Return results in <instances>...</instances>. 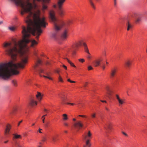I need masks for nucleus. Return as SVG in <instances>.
<instances>
[{
    "label": "nucleus",
    "mask_w": 147,
    "mask_h": 147,
    "mask_svg": "<svg viewBox=\"0 0 147 147\" xmlns=\"http://www.w3.org/2000/svg\"><path fill=\"white\" fill-rule=\"evenodd\" d=\"M16 5L20 7L22 9L21 14L23 16L28 13L25 17V20L27 24V27L22 26L23 35H40L42 33L41 27L45 28L47 23L46 18L42 16L40 17V11L37 9L38 5L36 1H42L43 3H48L50 0H8Z\"/></svg>",
    "instance_id": "f257e3e1"
},
{
    "label": "nucleus",
    "mask_w": 147,
    "mask_h": 147,
    "mask_svg": "<svg viewBox=\"0 0 147 147\" xmlns=\"http://www.w3.org/2000/svg\"><path fill=\"white\" fill-rule=\"evenodd\" d=\"M49 17L51 21L53 23L55 32L53 34L52 37L55 38L57 32L60 30L61 28L64 25V22L62 21L58 20L55 17V13L53 10H51L49 13Z\"/></svg>",
    "instance_id": "f03ea898"
},
{
    "label": "nucleus",
    "mask_w": 147,
    "mask_h": 147,
    "mask_svg": "<svg viewBox=\"0 0 147 147\" xmlns=\"http://www.w3.org/2000/svg\"><path fill=\"white\" fill-rule=\"evenodd\" d=\"M65 0H58L56 5H54V8H57V13L60 16L64 15V11L62 9V6Z\"/></svg>",
    "instance_id": "7ed1b4c3"
},
{
    "label": "nucleus",
    "mask_w": 147,
    "mask_h": 147,
    "mask_svg": "<svg viewBox=\"0 0 147 147\" xmlns=\"http://www.w3.org/2000/svg\"><path fill=\"white\" fill-rule=\"evenodd\" d=\"M41 61L39 59H38L35 62V65L34 67V68L35 71H36L39 73H43L44 72V70L40 67L37 68L38 65L41 64Z\"/></svg>",
    "instance_id": "20e7f679"
},
{
    "label": "nucleus",
    "mask_w": 147,
    "mask_h": 147,
    "mask_svg": "<svg viewBox=\"0 0 147 147\" xmlns=\"http://www.w3.org/2000/svg\"><path fill=\"white\" fill-rule=\"evenodd\" d=\"M83 42H84L83 41L80 40L73 45L72 46L71 51L74 54L75 53V51L78 49L79 46H81L82 45H83Z\"/></svg>",
    "instance_id": "39448f33"
},
{
    "label": "nucleus",
    "mask_w": 147,
    "mask_h": 147,
    "mask_svg": "<svg viewBox=\"0 0 147 147\" xmlns=\"http://www.w3.org/2000/svg\"><path fill=\"white\" fill-rule=\"evenodd\" d=\"M117 71V69L116 68H113L111 69L110 72V77L113 79L115 76Z\"/></svg>",
    "instance_id": "423d86ee"
},
{
    "label": "nucleus",
    "mask_w": 147,
    "mask_h": 147,
    "mask_svg": "<svg viewBox=\"0 0 147 147\" xmlns=\"http://www.w3.org/2000/svg\"><path fill=\"white\" fill-rule=\"evenodd\" d=\"M60 98L62 100L63 103L66 104V101L68 100V98L67 97V95L64 94H61Z\"/></svg>",
    "instance_id": "0eeeda50"
},
{
    "label": "nucleus",
    "mask_w": 147,
    "mask_h": 147,
    "mask_svg": "<svg viewBox=\"0 0 147 147\" xmlns=\"http://www.w3.org/2000/svg\"><path fill=\"white\" fill-rule=\"evenodd\" d=\"M74 126L76 127L78 129H80L83 126V124L81 121H77L74 124Z\"/></svg>",
    "instance_id": "6e6552de"
},
{
    "label": "nucleus",
    "mask_w": 147,
    "mask_h": 147,
    "mask_svg": "<svg viewBox=\"0 0 147 147\" xmlns=\"http://www.w3.org/2000/svg\"><path fill=\"white\" fill-rule=\"evenodd\" d=\"M68 31L67 30H65L63 33L62 34L61 38L63 40H65L68 36Z\"/></svg>",
    "instance_id": "1a4fd4ad"
},
{
    "label": "nucleus",
    "mask_w": 147,
    "mask_h": 147,
    "mask_svg": "<svg viewBox=\"0 0 147 147\" xmlns=\"http://www.w3.org/2000/svg\"><path fill=\"white\" fill-rule=\"evenodd\" d=\"M116 97L120 105H122L125 103V100L121 99L118 95L116 94Z\"/></svg>",
    "instance_id": "9d476101"
},
{
    "label": "nucleus",
    "mask_w": 147,
    "mask_h": 147,
    "mask_svg": "<svg viewBox=\"0 0 147 147\" xmlns=\"http://www.w3.org/2000/svg\"><path fill=\"white\" fill-rule=\"evenodd\" d=\"M37 105V102L36 101L34 100L33 99H31L29 103L30 106L33 107Z\"/></svg>",
    "instance_id": "9b49d317"
},
{
    "label": "nucleus",
    "mask_w": 147,
    "mask_h": 147,
    "mask_svg": "<svg viewBox=\"0 0 147 147\" xmlns=\"http://www.w3.org/2000/svg\"><path fill=\"white\" fill-rule=\"evenodd\" d=\"M11 128V126L9 125H8L7 126L5 131V134L7 136L9 134Z\"/></svg>",
    "instance_id": "f8f14e48"
},
{
    "label": "nucleus",
    "mask_w": 147,
    "mask_h": 147,
    "mask_svg": "<svg viewBox=\"0 0 147 147\" xmlns=\"http://www.w3.org/2000/svg\"><path fill=\"white\" fill-rule=\"evenodd\" d=\"M83 46L84 47L85 51L89 55L90 54L89 53L88 49V48L85 42H83Z\"/></svg>",
    "instance_id": "ddd939ff"
},
{
    "label": "nucleus",
    "mask_w": 147,
    "mask_h": 147,
    "mask_svg": "<svg viewBox=\"0 0 147 147\" xmlns=\"http://www.w3.org/2000/svg\"><path fill=\"white\" fill-rule=\"evenodd\" d=\"M102 61V59H99L96 61L94 63V65L96 67L100 65V63Z\"/></svg>",
    "instance_id": "4468645a"
},
{
    "label": "nucleus",
    "mask_w": 147,
    "mask_h": 147,
    "mask_svg": "<svg viewBox=\"0 0 147 147\" xmlns=\"http://www.w3.org/2000/svg\"><path fill=\"white\" fill-rule=\"evenodd\" d=\"M57 136H51V142L53 143H55L57 140Z\"/></svg>",
    "instance_id": "2eb2a0df"
},
{
    "label": "nucleus",
    "mask_w": 147,
    "mask_h": 147,
    "mask_svg": "<svg viewBox=\"0 0 147 147\" xmlns=\"http://www.w3.org/2000/svg\"><path fill=\"white\" fill-rule=\"evenodd\" d=\"M36 98L39 101H40L41 100L42 96L40 93L38 92V93L36 95Z\"/></svg>",
    "instance_id": "dca6fc26"
},
{
    "label": "nucleus",
    "mask_w": 147,
    "mask_h": 147,
    "mask_svg": "<svg viewBox=\"0 0 147 147\" xmlns=\"http://www.w3.org/2000/svg\"><path fill=\"white\" fill-rule=\"evenodd\" d=\"M104 128L105 129L108 131V129L111 130V125L109 123L107 124L106 125V126L104 127Z\"/></svg>",
    "instance_id": "f3484780"
},
{
    "label": "nucleus",
    "mask_w": 147,
    "mask_h": 147,
    "mask_svg": "<svg viewBox=\"0 0 147 147\" xmlns=\"http://www.w3.org/2000/svg\"><path fill=\"white\" fill-rule=\"evenodd\" d=\"M126 25L127 26V30L128 31L132 27V25L128 22L126 24Z\"/></svg>",
    "instance_id": "a211bd4d"
},
{
    "label": "nucleus",
    "mask_w": 147,
    "mask_h": 147,
    "mask_svg": "<svg viewBox=\"0 0 147 147\" xmlns=\"http://www.w3.org/2000/svg\"><path fill=\"white\" fill-rule=\"evenodd\" d=\"M92 135V134L91 133L90 131H89L87 134V135H86L84 136V139H86L87 138H90Z\"/></svg>",
    "instance_id": "6ab92c4d"
},
{
    "label": "nucleus",
    "mask_w": 147,
    "mask_h": 147,
    "mask_svg": "<svg viewBox=\"0 0 147 147\" xmlns=\"http://www.w3.org/2000/svg\"><path fill=\"white\" fill-rule=\"evenodd\" d=\"M47 6L46 5L43 4L42 5V12H44L45 10L46 9H47Z\"/></svg>",
    "instance_id": "aec40b11"
},
{
    "label": "nucleus",
    "mask_w": 147,
    "mask_h": 147,
    "mask_svg": "<svg viewBox=\"0 0 147 147\" xmlns=\"http://www.w3.org/2000/svg\"><path fill=\"white\" fill-rule=\"evenodd\" d=\"M106 90L107 91V94L108 95V97L109 98V96L111 95V91L110 90L108 86H107L106 87Z\"/></svg>",
    "instance_id": "412c9836"
},
{
    "label": "nucleus",
    "mask_w": 147,
    "mask_h": 147,
    "mask_svg": "<svg viewBox=\"0 0 147 147\" xmlns=\"http://www.w3.org/2000/svg\"><path fill=\"white\" fill-rule=\"evenodd\" d=\"M132 61H128L125 63V65L128 67H129L131 65Z\"/></svg>",
    "instance_id": "4be33fe9"
},
{
    "label": "nucleus",
    "mask_w": 147,
    "mask_h": 147,
    "mask_svg": "<svg viewBox=\"0 0 147 147\" xmlns=\"http://www.w3.org/2000/svg\"><path fill=\"white\" fill-rule=\"evenodd\" d=\"M89 3L92 6V7L94 9H95V7L94 5L93 2L92 1V0H88Z\"/></svg>",
    "instance_id": "5701e85b"
},
{
    "label": "nucleus",
    "mask_w": 147,
    "mask_h": 147,
    "mask_svg": "<svg viewBox=\"0 0 147 147\" xmlns=\"http://www.w3.org/2000/svg\"><path fill=\"white\" fill-rule=\"evenodd\" d=\"M62 116L63 117V119L64 121H66L68 119L67 115L66 114H63L62 115Z\"/></svg>",
    "instance_id": "b1692460"
},
{
    "label": "nucleus",
    "mask_w": 147,
    "mask_h": 147,
    "mask_svg": "<svg viewBox=\"0 0 147 147\" xmlns=\"http://www.w3.org/2000/svg\"><path fill=\"white\" fill-rule=\"evenodd\" d=\"M86 146H87L88 147H90L91 146V144L90 143V140H87L86 142Z\"/></svg>",
    "instance_id": "393cba45"
},
{
    "label": "nucleus",
    "mask_w": 147,
    "mask_h": 147,
    "mask_svg": "<svg viewBox=\"0 0 147 147\" xmlns=\"http://www.w3.org/2000/svg\"><path fill=\"white\" fill-rule=\"evenodd\" d=\"M136 23H139L141 20V18L140 17H136Z\"/></svg>",
    "instance_id": "a878e982"
},
{
    "label": "nucleus",
    "mask_w": 147,
    "mask_h": 147,
    "mask_svg": "<svg viewBox=\"0 0 147 147\" xmlns=\"http://www.w3.org/2000/svg\"><path fill=\"white\" fill-rule=\"evenodd\" d=\"M12 83L13 84L14 86H17V82L15 80H13L12 81Z\"/></svg>",
    "instance_id": "bb28decb"
},
{
    "label": "nucleus",
    "mask_w": 147,
    "mask_h": 147,
    "mask_svg": "<svg viewBox=\"0 0 147 147\" xmlns=\"http://www.w3.org/2000/svg\"><path fill=\"white\" fill-rule=\"evenodd\" d=\"M9 29L11 31H14L16 29L15 27L14 26H11L8 27Z\"/></svg>",
    "instance_id": "cd10ccee"
},
{
    "label": "nucleus",
    "mask_w": 147,
    "mask_h": 147,
    "mask_svg": "<svg viewBox=\"0 0 147 147\" xmlns=\"http://www.w3.org/2000/svg\"><path fill=\"white\" fill-rule=\"evenodd\" d=\"M67 60V61L70 64V65L74 67H76V66L74 65L70 61H69L68 59L66 58Z\"/></svg>",
    "instance_id": "c85d7f7f"
},
{
    "label": "nucleus",
    "mask_w": 147,
    "mask_h": 147,
    "mask_svg": "<svg viewBox=\"0 0 147 147\" xmlns=\"http://www.w3.org/2000/svg\"><path fill=\"white\" fill-rule=\"evenodd\" d=\"M13 135L14 136V138L16 139L20 138L21 137V136L20 135L16 134H13Z\"/></svg>",
    "instance_id": "c756f323"
},
{
    "label": "nucleus",
    "mask_w": 147,
    "mask_h": 147,
    "mask_svg": "<svg viewBox=\"0 0 147 147\" xmlns=\"http://www.w3.org/2000/svg\"><path fill=\"white\" fill-rule=\"evenodd\" d=\"M91 117L93 119L95 118L96 117V113H94L92 114L91 115Z\"/></svg>",
    "instance_id": "7c9ffc66"
},
{
    "label": "nucleus",
    "mask_w": 147,
    "mask_h": 147,
    "mask_svg": "<svg viewBox=\"0 0 147 147\" xmlns=\"http://www.w3.org/2000/svg\"><path fill=\"white\" fill-rule=\"evenodd\" d=\"M58 80L59 82H63V80L62 78H61V76H59L58 78Z\"/></svg>",
    "instance_id": "2f4dec72"
},
{
    "label": "nucleus",
    "mask_w": 147,
    "mask_h": 147,
    "mask_svg": "<svg viewBox=\"0 0 147 147\" xmlns=\"http://www.w3.org/2000/svg\"><path fill=\"white\" fill-rule=\"evenodd\" d=\"M47 140V138L46 137H43L42 138V142H45V141H46Z\"/></svg>",
    "instance_id": "473e14b6"
},
{
    "label": "nucleus",
    "mask_w": 147,
    "mask_h": 147,
    "mask_svg": "<svg viewBox=\"0 0 147 147\" xmlns=\"http://www.w3.org/2000/svg\"><path fill=\"white\" fill-rule=\"evenodd\" d=\"M78 60L80 62L82 63H83L85 61V60L83 59H79Z\"/></svg>",
    "instance_id": "72a5a7b5"
},
{
    "label": "nucleus",
    "mask_w": 147,
    "mask_h": 147,
    "mask_svg": "<svg viewBox=\"0 0 147 147\" xmlns=\"http://www.w3.org/2000/svg\"><path fill=\"white\" fill-rule=\"evenodd\" d=\"M43 77L45 78H48L49 79V80H52V79L50 78V77H49L48 76H43Z\"/></svg>",
    "instance_id": "f704fd0d"
},
{
    "label": "nucleus",
    "mask_w": 147,
    "mask_h": 147,
    "mask_svg": "<svg viewBox=\"0 0 147 147\" xmlns=\"http://www.w3.org/2000/svg\"><path fill=\"white\" fill-rule=\"evenodd\" d=\"M67 81L71 83H75L76 82L75 81L71 80L69 79L67 80Z\"/></svg>",
    "instance_id": "c9c22d12"
},
{
    "label": "nucleus",
    "mask_w": 147,
    "mask_h": 147,
    "mask_svg": "<svg viewBox=\"0 0 147 147\" xmlns=\"http://www.w3.org/2000/svg\"><path fill=\"white\" fill-rule=\"evenodd\" d=\"M92 68L91 66H89L88 67V69L89 70H91L92 69Z\"/></svg>",
    "instance_id": "e433bc0d"
},
{
    "label": "nucleus",
    "mask_w": 147,
    "mask_h": 147,
    "mask_svg": "<svg viewBox=\"0 0 147 147\" xmlns=\"http://www.w3.org/2000/svg\"><path fill=\"white\" fill-rule=\"evenodd\" d=\"M114 5L115 7L117 5V0H114Z\"/></svg>",
    "instance_id": "4c0bfd02"
},
{
    "label": "nucleus",
    "mask_w": 147,
    "mask_h": 147,
    "mask_svg": "<svg viewBox=\"0 0 147 147\" xmlns=\"http://www.w3.org/2000/svg\"><path fill=\"white\" fill-rule=\"evenodd\" d=\"M63 124L66 126H68V124L66 122H64Z\"/></svg>",
    "instance_id": "58836bf2"
},
{
    "label": "nucleus",
    "mask_w": 147,
    "mask_h": 147,
    "mask_svg": "<svg viewBox=\"0 0 147 147\" xmlns=\"http://www.w3.org/2000/svg\"><path fill=\"white\" fill-rule=\"evenodd\" d=\"M16 145L17 147H22L19 144L17 143H16Z\"/></svg>",
    "instance_id": "ea45409f"
},
{
    "label": "nucleus",
    "mask_w": 147,
    "mask_h": 147,
    "mask_svg": "<svg viewBox=\"0 0 147 147\" xmlns=\"http://www.w3.org/2000/svg\"><path fill=\"white\" fill-rule=\"evenodd\" d=\"M42 130V129H41L40 128L39 130H38V132L40 133H42V132L41 131Z\"/></svg>",
    "instance_id": "a19ab883"
},
{
    "label": "nucleus",
    "mask_w": 147,
    "mask_h": 147,
    "mask_svg": "<svg viewBox=\"0 0 147 147\" xmlns=\"http://www.w3.org/2000/svg\"><path fill=\"white\" fill-rule=\"evenodd\" d=\"M66 104H67V105H74V104L73 103L67 102V103H66Z\"/></svg>",
    "instance_id": "79ce46f5"
},
{
    "label": "nucleus",
    "mask_w": 147,
    "mask_h": 147,
    "mask_svg": "<svg viewBox=\"0 0 147 147\" xmlns=\"http://www.w3.org/2000/svg\"><path fill=\"white\" fill-rule=\"evenodd\" d=\"M87 84H88V83L87 82H85L84 85V87H86V86L87 85Z\"/></svg>",
    "instance_id": "37998d69"
},
{
    "label": "nucleus",
    "mask_w": 147,
    "mask_h": 147,
    "mask_svg": "<svg viewBox=\"0 0 147 147\" xmlns=\"http://www.w3.org/2000/svg\"><path fill=\"white\" fill-rule=\"evenodd\" d=\"M63 67L65 69H67V67L65 65H63Z\"/></svg>",
    "instance_id": "c03bdc74"
},
{
    "label": "nucleus",
    "mask_w": 147,
    "mask_h": 147,
    "mask_svg": "<svg viewBox=\"0 0 147 147\" xmlns=\"http://www.w3.org/2000/svg\"><path fill=\"white\" fill-rule=\"evenodd\" d=\"M44 111H45V112H46L47 113L48 112V111L49 110H47V109H45L44 110Z\"/></svg>",
    "instance_id": "a18cd8bd"
},
{
    "label": "nucleus",
    "mask_w": 147,
    "mask_h": 147,
    "mask_svg": "<svg viewBox=\"0 0 147 147\" xmlns=\"http://www.w3.org/2000/svg\"><path fill=\"white\" fill-rule=\"evenodd\" d=\"M122 133L125 136H127V134L125 133L124 132H122Z\"/></svg>",
    "instance_id": "49530a36"
},
{
    "label": "nucleus",
    "mask_w": 147,
    "mask_h": 147,
    "mask_svg": "<svg viewBox=\"0 0 147 147\" xmlns=\"http://www.w3.org/2000/svg\"><path fill=\"white\" fill-rule=\"evenodd\" d=\"M79 116L82 117H86V116L85 115H79Z\"/></svg>",
    "instance_id": "de8ad7c7"
},
{
    "label": "nucleus",
    "mask_w": 147,
    "mask_h": 147,
    "mask_svg": "<svg viewBox=\"0 0 147 147\" xmlns=\"http://www.w3.org/2000/svg\"><path fill=\"white\" fill-rule=\"evenodd\" d=\"M87 57L88 59H90L91 58V57L89 55H88L87 56Z\"/></svg>",
    "instance_id": "09e8293b"
},
{
    "label": "nucleus",
    "mask_w": 147,
    "mask_h": 147,
    "mask_svg": "<svg viewBox=\"0 0 147 147\" xmlns=\"http://www.w3.org/2000/svg\"><path fill=\"white\" fill-rule=\"evenodd\" d=\"M101 67L103 69H104L105 68V67L103 65L101 66Z\"/></svg>",
    "instance_id": "8fccbe9b"
},
{
    "label": "nucleus",
    "mask_w": 147,
    "mask_h": 147,
    "mask_svg": "<svg viewBox=\"0 0 147 147\" xmlns=\"http://www.w3.org/2000/svg\"><path fill=\"white\" fill-rule=\"evenodd\" d=\"M42 118V122L43 123H44L45 122V117H43V118Z\"/></svg>",
    "instance_id": "3c124183"
},
{
    "label": "nucleus",
    "mask_w": 147,
    "mask_h": 147,
    "mask_svg": "<svg viewBox=\"0 0 147 147\" xmlns=\"http://www.w3.org/2000/svg\"><path fill=\"white\" fill-rule=\"evenodd\" d=\"M22 121V120H21V121H20V122L19 123H18V126H19V125H20V124L21 123Z\"/></svg>",
    "instance_id": "603ef678"
},
{
    "label": "nucleus",
    "mask_w": 147,
    "mask_h": 147,
    "mask_svg": "<svg viewBox=\"0 0 147 147\" xmlns=\"http://www.w3.org/2000/svg\"><path fill=\"white\" fill-rule=\"evenodd\" d=\"M100 101H101V102H105V103H106V102H107L106 101H105V100H100Z\"/></svg>",
    "instance_id": "864d4df0"
},
{
    "label": "nucleus",
    "mask_w": 147,
    "mask_h": 147,
    "mask_svg": "<svg viewBox=\"0 0 147 147\" xmlns=\"http://www.w3.org/2000/svg\"><path fill=\"white\" fill-rule=\"evenodd\" d=\"M18 19V18L17 17H15L14 18V20H16Z\"/></svg>",
    "instance_id": "5fc2aeb1"
},
{
    "label": "nucleus",
    "mask_w": 147,
    "mask_h": 147,
    "mask_svg": "<svg viewBox=\"0 0 147 147\" xmlns=\"http://www.w3.org/2000/svg\"><path fill=\"white\" fill-rule=\"evenodd\" d=\"M103 55L105 56L106 55V52L105 51H104L103 52Z\"/></svg>",
    "instance_id": "6e6d98bb"
},
{
    "label": "nucleus",
    "mask_w": 147,
    "mask_h": 147,
    "mask_svg": "<svg viewBox=\"0 0 147 147\" xmlns=\"http://www.w3.org/2000/svg\"><path fill=\"white\" fill-rule=\"evenodd\" d=\"M3 21H0V25L3 24Z\"/></svg>",
    "instance_id": "4d7b16f0"
},
{
    "label": "nucleus",
    "mask_w": 147,
    "mask_h": 147,
    "mask_svg": "<svg viewBox=\"0 0 147 147\" xmlns=\"http://www.w3.org/2000/svg\"><path fill=\"white\" fill-rule=\"evenodd\" d=\"M47 115V114H45L44 115H43L42 117V118H43V117H45V116H46Z\"/></svg>",
    "instance_id": "13d9d810"
},
{
    "label": "nucleus",
    "mask_w": 147,
    "mask_h": 147,
    "mask_svg": "<svg viewBox=\"0 0 147 147\" xmlns=\"http://www.w3.org/2000/svg\"><path fill=\"white\" fill-rule=\"evenodd\" d=\"M105 109H106L107 111H109V109H108V108H107L106 107V108H105Z\"/></svg>",
    "instance_id": "bf43d9fd"
},
{
    "label": "nucleus",
    "mask_w": 147,
    "mask_h": 147,
    "mask_svg": "<svg viewBox=\"0 0 147 147\" xmlns=\"http://www.w3.org/2000/svg\"><path fill=\"white\" fill-rule=\"evenodd\" d=\"M73 121H76V119L75 118H74L73 119Z\"/></svg>",
    "instance_id": "052dcab7"
},
{
    "label": "nucleus",
    "mask_w": 147,
    "mask_h": 147,
    "mask_svg": "<svg viewBox=\"0 0 147 147\" xmlns=\"http://www.w3.org/2000/svg\"><path fill=\"white\" fill-rule=\"evenodd\" d=\"M8 142V141H7L4 142L5 143H7Z\"/></svg>",
    "instance_id": "680f3d73"
},
{
    "label": "nucleus",
    "mask_w": 147,
    "mask_h": 147,
    "mask_svg": "<svg viewBox=\"0 0 147 147\" xmlns=\"http://www.w3.org/2000/svg\"><path fill=\"white\" fill-rule=\"evenodd\" d=\"M14 110H13V111H14ZM14 112V111H13ZM13 111H11V112L10 113V114H11L12 113H13Z\"/></svg>",
    "instance_id": "e2e57ef3"
},
{
    "label": "nucleus",
    "mask_w": 147,
    "mask_h": 147,
    "mask_svg": "<svg viewBox=\"0 0 147 147\" xmlns=\"http://www.w3.org/2000/svg\"><path fill=\"white\" fill-rule=\"evenodd\" d=\"M65 132V133H67V131H64Z\"/></svg>",
    "instance_id": "0e129e2a"
},
{
    "label": "nucleus",
    "mask_w": 147,
    "mask_h": 147,
    "mask_svg": "<svg viewBox=\"0 0 147 147\" xmlns=\"http://www.w3.org/2000/svg\"><path fill=\"white\" fill-rule=\"evenodd\" d=\"M56 72L57 73H59V71H56Z\"/></svg>",
    "instance_id": "69168bd1"
},
{
    "label": "nucleus",
    "mask_w": 147,
    "mask_h": 147,
    "mask_svg": "<svg viewBox=\"0 0 147 147\" xmlns=\"http://www.w3.org/2000/svg\"><path fill=\"white\" fill-rule=\"evenodd\" d=\"M49 64V62H47V64Z\"/></svg>",
    "instance_id": "338daca9"
},
{
    "label": "nucleus",
    "mask_w": 147,
    "mask_h": 147,
    "mask_svg": "<svg viewBox=\"0 0 147 147\" xmlns=\"http://www.w3.org/2000/svg\"><path fill=\"white\" fill-rule=\"evenodd\" d=\"M106 64L107 65L108 64V63L107 62H106Z\"/></svg>",
    "instance_id": "774afa93"
}]
</instances>
